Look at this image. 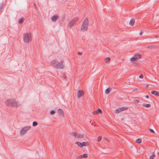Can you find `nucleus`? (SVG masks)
Here are the masks:
<instances>
[{
    "instance_id": "obj_10",
    "label": "nucleus",
    "mask_w": 159,
    "mask_h": 159,
    "mask_svg": "<svg viewBox=\"0 0 159 159\" xmlns=\"http://www.w3.org/2000/svg\"><path fill=\"white\" fill-rule=\"evenodd\" d=\"M58 113L61 115L63 117H64L63 111L62 109L59 108L58 110Z\"/></svg>"
},
{
    "instance_id": "obj_31",
    "label": "nucleus",
    "mask_w": 159,
    "mask_h": 159,
    "mask_svg": "<svg viewBox=\"0 0 159 159\" xmlns=\"http://www.w3.org/2000/svg\"><path fill=\"white\" fill-rule=\"evenodd\" d=\"M92 114L93 115H96L97 114H98V112H97V111H93L92 112Z\"/></svg>"
},
{
    "instance_id": "obj_8",
    "label": "nucleus",
    "mask_w": 159,
    "mask_h": 159,
    "mask_svg": "<svg viewBox=\"0 0 159 159\" xmlns=\"http://www.w3.org/2000/svg\"><path fill=\"white\" fill-rule=\"evenodd\" d=\"M59 18V17L57 15H55L54 16L51 18L52 21L54 22H56Z\"/></svg>"
},
{
    "instance_id": "obj_35",
    "label": "nucleus",
    "mask_w": 159,
    "mask_h": 159,
    "mask_svg": "<svg viewBox=\"0 0 159 159\" xmlns=\"http://www.w3.org/2000/svg\"><path fill=\"white\" fill-rule=\"evenodd\" d=\"M143 77V75H139V77L140 78H142Z\"/></svg>"
},
{
    "instance_id": "obj_5",
    "label": "nucleus",
    "mask_w": 159,
    "mask_h": 159,
    "mask_svg": "<svg viewBox=\"0 0 159 159\" xmlns=\"http://www.w3.org/2000/svg\"><path fill=\"white\" fill-rule=\"evenodd\" d=\"M23 40L25 43H29L30 40V35L28 33L23 34Z\"/></svg>"
},
{
    "instance_id": "obj_37",
    "label": "nucleus",
    "mask_w": 159,
    "mask_h": 159,
    "mask_svg": "<svg viewBox=\"0 0 159 159\" xmlns=\"http://www.w3.org/2000/svg\"><path fill=\"white\" fill-rule=\"evenodd\" d=\"M149 96L148 95H146L145 96V98H149Z\"/></svg>"
},
{
    "instance_id": "obj_16",
    "label": "nucleus",
    "mask_w": 159,
    "mask_h": 159,
    "mask_svg": "<svg viewBox=\"0 0 159 159\" xmlns=\"http://www.w3.org/2000/svg\"><path fill=\"white\" fill-rule=\"evenodd\" d=\"M115 112L116 113H119L120 112H121V110L120 109V108H119L118 109H117L115 110Z\"/></svg>"
},
{
    "instance_id": "obj_22",
    "label": "nucleus",
    "mask_w": 159,
    "mask_h": 159,
    "mask_svg": "<svg viewBox=\"0 0 159 159\" xmlns=\"http://www.w3.org/2000/svg\"><path fill=\"white\" fill-rule=\"evenodd\" d=\"M87 142H83L82 143V145H83V146H87Z\"/></svg>"
},
{
    "instance_id": "obj_4",
    "label": "nucleus",
    "mask_w": 159,
    "mask_h": 159,
    "mask_svg": "<svg viewBox=\"0 0 159 159\" xmlns=\"http://www.w3.org/2000/svg\"><path fill=\"white\" fill-rule=\"evenodd\" d=\"M78 20L79 19L78 17L74 18L68 23V27L70 28H71Z\"/></svg>"
},
{
    "instance_id": "obj_43",
    "label": "nucleus",
    "mask_w": 159,
    "mask_h": 159,
    "mask_svg": "<svg viewBox=\"0 0 159 159\" xmlns=\"http://www.w3.org/2000/svg\"><path fill=\"white\" fill-rule=\"evenodd\" d=\"M64 78H65V79H66V76H64Z\"/></svg>"
},
{
    "instance_id": "obj_6",
    "label": "nucleus",
    "mask_w": 159,
    "mask_h": 159,
    "mask_svg": "<svg viewBox=\"0 0 159 159\" xmlns=\"http://www.w3.org/2000/svg\"><path fill=\"white\" fill-rule=\"evenodd\" d=\"M141 56L140 54H136L134 55L133 57L130 59V61L132 62L137 61L139 59H140L141 57Z\"/></svg>"
},
{
    "instance_id": "obj_1",
    "label": "nucleus",
    "mask_w": 159,
    "mask_h": 159,
    "mask_svg": "<svg viewBox=\"0 0 159 159\" xmlns=\"http://www.w3.org/2000/svg\"><path fill=\"white\" fill-rule=\"evenodd\" d=\"M64 62L61 61L59 62L56 60H53L51 62L52 66L57 69H63L64 67Z\"/></svg>"
},
{
    "instance_id": "obj_32",
    "label": "nucleus",
    "mask_w": 159,
    "mask_h": 159,
    "mask_svg": "<svg viewBox=\"0 0 159 159\" xmlns=\"http://www.w3.org/2000/svg\"><path fill=\"white\" fill-rule=\"evenodd\" d=\"M134 102L136 103H139L140 101L139 100H135L134 101Z\"/></svg>"
},
{
    "instance_id": "obj_11",
    "label": "nucleus",
    "mask_w": 159,
    "mask_h": 159,
    "mask_svg": "<svg viewBox=\"0 0 159 159\" xmlns=\"http://www.w3.org/2000/svg\"><path fill=\"white\" fill-rule=\"evenodd\" d=\"M151 93L154 95L159 96V92L156 91H151Z\"/></svg>"
},
{
    "instance_id": "obj_27",
    "label": "nucleus",
    "mask_w": 159,
    "mask_h": 159,
    "mask_svg": "<svg viewBox=\"0 0 159 159\" xmlns=\"http://www.w3.org/2000/svg\"><path fill=\"white\" fill-rule=\"evenodd\" d=\"M71 134L74 136H75L76 137H77L76 135H77V134H76L75 132H73L72 133H71Z\"/></svg>"
},
{
    "instance_id": "obj_7",
    "label": "nucleus",
    "mask_w": 159,
    "mask_h": 159,
    "mask_svg": "<svg viewBox=\"0 0 159 159\" xmlns=\"http://www.w3.org/2000/svg\"><path fill=\"white\" fill-rule=\"evenodd\" d=\"M30 128V127L26 126L23 128L20 131V134L21 135H24L27 132V131L29 130Z\"/></svg>"
},
{
    "instance_id": "obj_25",
    "label": "nucleus",
    "mask_w": 159,
    "mask_h": 159,
    "mask_svg": "<svg viewBox=\"0 0 159 159\" xmlns=\"http://www.w3.org/2000/svg\"><path fill=\"white\" fill-rule=\"evenodd\" d=\"M96 111H97V112H98V114H99V113H102V111L101 109L100 108H99L98 109V110H97Z\"/></svg>"
},
{
    "instance_id": "obj_20",
    "label": "nucleus",
    "mask_w": 159,
    "mask_h": 159,
    "mask_svg": "<svg viewBox=\"0 0 159 159\" xmlns=\"http://www.w3.org/2000/svg\"><path fill=\"white\" fill-rule=\"evenodd\" d=\"M143 107H145L147 108H149L151 107V105L149 104H143Z\"/></svg>"
},
{
    "instance_id": "obj_2",
    "label": "nucleus",
    "mask_w": 159,
    "mask_h": 159,
    "mask_svg": "<svg viewBox=\"0 0 159 159\" xmlns=\"http://www.w3.org/2000/svg\"><path fill=\"white\" fill-rule=\"evenodd\" d=\"M5 104L7 106L11 107H17L20 106L18 102L13 99H8L5 102Z\"/></svg>"
},
{
    "instance_id": "obj_12",
    "label": "nucleus",
    "mask_w": 159,
    "mask_h": 159,
    "mask_svg": "<svg viewBox=\"0 0 159 159\" xmlns=\"http://www.w3.org/2000/svg\"><path fill=\"white\" fill-rule=\"evenodd\" d=\"M24 18H20V20H19L18 22L19 24L21 25L23 23L24 21Z\"/></svg>"
},
{
    "instance_id": "obj_39",
    "label": "nucleus",
    "mask_w": 159,
    "mask_h": 159,
    "mask_svg": "<svg viewBox=\"0 0 159 159\" xmlns=\"http://www.w3.org/2000/svg\"><path fill=\"white\" fill-rule=\"evenodd\" d=\"M143 34V33L142 32H141L140 33V35H142Z\"/></svg>"
},
{
    "instance_id": "obj_13",
    "label": "nucleus",
    "mask_w": 159,
    "mask_h": 159,
    "mask_svg": "<svg viewBox=\"0 0 159 159\" xmlns=\"http://www.w3.org/2000/svg\"><path fill=\"white\" fill-rule=\"evenodd\" d=\"M76 138H84V135L80 134H78Z\"/></svg>"
},
{
    "instance_id": "obj_3",
    "label": "nucleus",
    "mask_w": 159,
    "mask_h": 159,
    "mask_svg": "<svg viewBox=\"0 0 159 159\" xmlns=\"http://www.w3.org/2000/svg\"><path fill=\"white\" fill-rule=\"evenodd\" d=\"M89 26V20L87 18H86L83 21L80 29L81 31H85L88 29Z\"/></svg>"
},
{
    "instance_id": "obj_41",
    "label": "nucleus",
    "mask_w": 159,
    "mask_h": 159,
    "mask_svg": "<svg viewBox=\"0 0 159 159\" xmlns=\"http://www.w3.org/2000/svg\"><path fill=\"white\" fill-rule=\"evenodd\" d=\"M155 37H158V36H155Z\"/></svg>"
},
{
    "instance_id": "obj_9",
    "label": "nucleus",
    "mask_w": 159,
    "mask_h": 159,
    "mask_svg": "<svg viewBox=\"0 0 159 159\" xmlns=\"http://www.w3.org/2000/svg\"><path fill=\"white\" fill-rule=\"evenodd\" d=\"M83 91L82 90H79L78 91L77 93V96L79 98H80L83 95Z\"/></svg>"
},
{
    "instance_id": "obj_15",
    "label": "nucleus",
    "mask_w": 159,
    "mask_h": 159,
    "mask_svg": "<svg viewBox=\"0 0 159 159\" xmlns=\"http://www.w3.org/2000/svg\"><path fill=\"white\" fill-rule=\"evenodd\" d=\"M75 144H77L80 147H83V145H82V143H81L79 142H76L75 143Z\"/></svg>"
},
{
    "instance_id": "obj_14",
    "label": "nucleus",
    "mask_w": 159,
    "mask_h": 159,
    "mask_svg": "<svg viewBox=\"0 0 159 159\" xmlns=\"http://www.w3.org/2000/svg\"><path fill=\"white\" fill-rule=\"evenodd\" d=\"M134 22H135V20H134V19H132L130 20V21L129 22V24L130 25L133 26L134 25Z\"/></svg>"
},
{
    "instance_id": "obj_40",
    "label": "nucleus",
    "mask_w": 159,
    "mask_h": 159,
    "mask_svg": "<svg viewBox=\"0 0 159 159\" xmlns=\"http://www.w3.org/2000/svg\"><path fill=\"white\" fill-rule=\"evenodd\" d=\"M148 48H151V46H148Z\"/></svg>"
},
{
    "instance_id": "obj_19",
    "label": "nucleus",
    "mask_w": 159,
    "mask_h": 159,
    "mask_svg": "<svg viewBox=\"0 0 159 159\" xmlns=\"http://www.w3.org/2000/svg\"><path fill=\"white\" fill-rule=\"evenodd\" d=\"M110 61V59L109 57H107L105 59V61L107 63H108Z\"/></svg>"
},
{
    "instance_id": "obj_29",
    "label": "nucleus",
    "mask_w": 159,
    "mask_h": 159,
    "mask_svg": "<svg viewBox=\"0 0 159 159\" xmlns=\"http://www.w3.org/2000/svg\"><path fill=\"white\" fill-rule=\"evenodd\" d=\"M102 139V137L101 136H99L98 138L97 141L98 142H100Z\"/></svg>"
},
{
    "instance_id": "obj_42",
    "label": "nucleus",
    "mask_w": 159,
    "mask_h": 159,
    "mask_svg": "<svg viewBox=\"0 0 159 159\" xmlns=\"http://www.w3.org/2000/svg\"><path fill=\"white\" fill-rule=\"evenodd\" d=\"M34 5L35 6V3H34Z\"/></svg>"
},
{
    "instance_id": "obj_26",
    "label": "nucleus",
    "mask_w": 159,
    "mask_h": 159,
    "mask_svg": "<svg viewBox=\"0 0 159 159\" xmlns=\"http://www.w3.org/2000/svg\"><path fill=\"white\" fill-rule=\"evenodd\" d=\"M83 158V156L82 155H80L77 157V159H81Z\"/></svg>"
},
{
    "instance_id": "obj_34",
    "label": "nucleus",
    "mask_w": 159,
    "mask_h": 159,
    "mask_svg": "<svg viewBox=\"0 0 159 159\" xmlns=\"http://www.w3.org/2000/svg\"><path fill=\"white\" fill-rule=\"evenodd\" d=\"M149 130L152 133H155L154 131L152 129H150Z\"/></svg>"
},
{
    "instance_id": "obj_23",
    "label": "nucleus",
    "mask_w": 159,
    "mask_h": 159,
    "mask_svg": "<svg viewBox=\"0 0 159 159\" xmlns=\"http://www.w3.org/2000/svg\"><path fill=\"white\" fill-rule=\"evenodd\" d=\"M38 124V123L36 121H34L33 122L32 125L33 126H35L36 125H37Z\"/></svg>"
},
{
    "instance_id": "obj_28",
    "label": "nucleus",
    "mask_w": 159,
    "mask_h": 159,
    "mask_svg": "<svg viewBox=\"0 0 159 159\" xmlns=\"http://www.w3.org/2000/svg\"><path fill=\"white\" fill-rule=\"evenodd\" d=\"M155 155H153L150 157V159H153L155 157Z\"/></svg>"
},
{
    "instance_id": "obj_21",
    "label": "nucleus",
    "mask_w": 159,
    "mask_h": 159,
    "mask_svg": "<svg viewBox=\"0 0 159 159\" xmlns=\"http://www.w3.org/2000/svg\"><path fill=\"white\" fill-rule=\"evenodd\" d=\"M110 91V89L109 88H108L106 89V90L105 91V93L106 94H108L109 93Z\"/></svg>"
},
{
    "instance_id": "obj_30",
    "label": "nucleus",
    "mask_w": 159,
    "mask_h": 159,
    "mask_svg": "<svg viewBox=\"0 0 159 159\" xmlns=\"http://www.w3.org/2000/svg\"><path fill=\"white\" fill-rule=\"evenodd\" d=\"M83 157L84 158H86L88 157V155L87 154H84L83 155Z\"/></svg>"
},
{
    "instance_id": "obj_38",
    "label": "nucleus",
    "mask_w": 159,
    "mask_h": 159,
    "mask_svg": "<svg viewBox=\"0 0 159 159\" xmlns=\"http://www.w3.org/2000/svg\"><path fill=\"white\" fill-rule=\"evenodd\" d=\"M146 86H145V87H146V88H148V86H149L148 84H146Z\"/></svg>"
},
{
    "instance_id": "obj_18",
    "label": "nucleus",
    "mask_w": 159,
    "mask_h": 159,
    "mask_svg": "<svg viewBox=\"0 0 159 159\" xmlns=\"http://www.w3.org/2000/svg\"><path fill=\"white\" fill-rule=\"evenodd\" d=\"M120 108V109L121 110V111H123L126 110L128 109V107H121Z\"/></svg>"
},
{
    "instance_id": "obj_36",
    "label": "nucleus",
    "mask_w": 159,
    "mask_h": 159,
    "mask_svg": "<svg viewBox=\"0 0 159 159\" xmlns=\"http://www.w3.org/2000/svg\"><path fill=\"white\" fill-rule=\"evenodd\" d=\"M78 54L80 55H81L82 54V53L80 52H78Z\"/></svg>"
},
{
    "instance_id": "obj_17",
    "label": "nucleus",
    "mask_w": 159,
    "mask_h": 159,
    "mask_svg": "<svg viewBox=\"0 0 159 159\" xmlns=\"http://www.w3.org/2000/svg\"><path fill=\"white\" fill-rule=\"evenodd\" d=\"M136 143H138L139 144L141 143L142 142V140L141 139H138L136 140Z\"/></svg>"
},
{
    "instance_id": "obj_33",
    "label": "nucleus",
    "mask_w": 159,
    "mask_h": 159,
    "mask_svg": "<svg viewBox=\"0 0 159 159\" xmlns=\"http://www.w3.org/2000/svg\"><path fill=\"white\" fill-rule=\"evenodd\" d=\"M3 6V4H2L1 3L0 4V11L2 8Z\"/></svg>"
},
{
    "instance_id": "obj_24",
    "label": "nucleus",
    "mask_w": 159,
    "mask_h": 159,
    "mask_svg": "<svg viewBox=\"0 0 159 159\" xmlns=\"http://www.w3.org/2000/svg\"><path fill=\"white\" fill-rule=\"evenodd\" d=\"M55 113V111L54 110H53L51 111L50 113V115H54Z\"/></svg>"
}]
</instances>
